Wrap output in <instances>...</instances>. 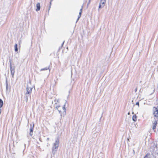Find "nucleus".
<instances>
[{"label":"nucleus","instance_id":"16","mask_svg":"<svg viewBox=\"0 0 158 158\" xmlns=\"http://www.w3.org/2000/svg\"><path fill=\"white\" fill-rule=\"evenodd\" d=\"M51 2L50 3V6H49V8L48 10H50V8L51 7Z\"/></svg>","mask_w":158,"mask_h":158},{"label":"nucleus","instance_id":"2","mask_svg":"<svg viewBox=\"0 0 158 158\" xmlns=\"http://www.w3.org/2000/svg\"><path fill=\"white\" fill-rule=\"evenodd\" d=\"M60 141L58 139H57L55 142L53 143L52 147V153L53 154H55L56 152V149H58Z\"/></svg>","mask_w":158,"mask_h":158},{"label":"nucleus","instance_id":"10","mask_svg":"<svg viewBox=\"0 0 158 158\" xmlns=\"http://www.w3.org/2000/svg\"><path fill=\"white\" fill-rule=\"evenodd\" d=\"M156 124L157 122L156 121L154 122V123H153V126L152 127V129L153 130H154L155 129L156 126Z\"/></svg>","mask_w":158,"mask_h":158},{"label":"nucleus","instance_id":"6","mask_svg":"<svg viewBox=\"0 0 158 158\" xmlns=\"http://www.w3.org/2000/svg\"><path fill=\"white\" fill-rule=\"evenodd\" d=\"M10 70L11 74L12 77H13L15 73V68L12 66L11 63L10 64Z\"/></svg>","mask_w":158,"mask_h":158},{"label":"nucleus","instance_id":"17","mask_svg":"<svg viewBox=\"0 0 158 158\" xmlns=\"http://www.w3.org/2000/svg\"><path fill=\"white\" fill-rule=\"evenodd\" d=\"M47 140H49V138H48L47 139Z\"/></svg>","mask_w":158,"mask_h":158},{"label":"nucleus","instance_id":"20","mask_svg":"<svg viewBox=\"0 0 158 158\" xmlns=\"http://www.w3.org/2000/svg\"><path fill=\"white\" fill-rule=\"evenodd\" d=\"M144 158H145V157Z\"/></svg>","mask_w":158,"mask_h":158},{"label":"nucleus","instance_id":"14","mask_svg":"<svg viewBox=\"0 0 158 158\" xmlns=\"http://www.w3.org/2000/svg\"><path fill=\"white\" fill-rule=\"evenodd\" d=\"M48 69H49L48 68H45L41 69L40 70L41 71H43V70H47Z\"/></svg>","mask_w":158,"mask_h":158},{"label":"nucleus","instance_id":"3","mask_svg":"<svg viewBox=\"0 0 158 158\" xmlns=\"http://www.w3.org/2000/svg\"><path fill=\"white\" fill-rule=\"evenodd\" d=\"M34 87L33 85H32L30 82H29L27 85L26 88L27 92L26 94H29L31 93L32 89Z\"/></svg>","mask_w":158,"mask_h":158},{"label":"nucleus","instance_id":"7","mask_svg":"<svg viewBox=\"0 0 158 158\" xmlns=\"http://www.w3.org/2000/svg\"><path fill=\"white\" fill-rule=\"evenodd\" d=\"M36 7L37 8L35 10L36 11H37L40 10V3H38L36 4Z\"/></svg>","mask_w":158,"mask_h":158},{"label":"nucleus","instance_id":"19","mask_svg":"<svg viewBox=\"0 0 158 158\" xmlns=\"http://www.w3.org/2000/svg\"><path fill=\"white\" fill-rule=\"evenodd\" d=\"M128 115L130 114V113H129H129H128Z\"/></svg>","mask_w":158,"mask_h":158},{"label":"nucleus","instance_id":"11","mask_svg":"<svg viewBox=\"0 0 158 158\" xmlns=\"http://www.w3.org/2000/svg\"><path fill=\"white\" fill-rule=\"evenodd\" d=\"M132 120L134 121H136L137 120V116L135 114L132 117Z\"/></svg>","mask_w":158,"mask_h":158},{"label":"nucleus","instance_id":"15","mask_svg":"<svg viewBox=\"0 0 158 158\" xmlns=\"http://www.w3.org/2000/svg\"><path fill=\"white\" fill-rule=\"evenodd\" d=\"M136 105H138V106H139V102H137L136 103Z\"/></svg>","mask_w":158,"mask_h":158},{"label":"nucleus","instance_id":"8","mask_svg":"<svg viewBox=\"0 0 158 158\" xmlns=\"http://www.w3.org/2000/svg\"><path fill=\"white\" fill-rule=\"evenodd\" d=\"M31 128H30V132L29 133V134L31 136H32V132L33 131V128L34 127V125H33V126H32L31 125Z\"/></svg>","mask_w":158,"mask_h":158},{"label":"nucleus","instance_id":"1","mask_svg":"<svg viewBox=\"0 0 158 158\" xmlns=\"http://www.w3.org/2000/svg\"><path fill=\"white\" fill-rule=\"evenodd\" d=\"M56 108L57 109L59 113L60 114L61 116H64L66 114V109L65 108V105H64L62 106H58Z\"/></svg>","mask_w":158,"mask_h":158},{"label":"nucleus","instance_id":"13","mask_svg":"<svg viewBox=\"0 0 158 158\" xmlns=\"http://www.w3.org/2000/svg\"><path fill=\"white\" fill-rule=\"evenodd\" d=\"M15 52H17L18 50L17 48V44H16L15 45Z\"/></svg>","mask_w":158,"mask_h":158},{"label":"nucleus","instance_id":"4","mask_svg":"<svg viewBox=\"0 0 158 158\" xmlns=\"http://www.w3.org/2000/svg\"><path fill=\"white\" fill-rule=\"evenodd\" d=\"M106 0H101L99 3V9L102 8L104 7L106 2Z\"/></svg>","mask_w":158,"mask_h":158},{"label":"nucleus","instance_id":"5","mask_svg":"<svg viewBox=\"0 0 158 158\" xmlns=\"http://www.w3.org/2000/svg\"><path fill=\"white\" fill-rule=\"evenodd\" d=\"M153 114L155 117H157L158 116V109L155 107H154L153 109Z\"/></svg>","mask_w":158,"mask_h":158},{"label":"nucleus","instance_id":"9","mask_svg":"<svg viewBox=\"0 0 158 158\" xmlns=\"http://www.w3.org/2000/svg\"><path fill=\"white\" fill-rule=\"evenodd\" d=\"M82 10V8L80 10V12H79V15L78 16V18L77 19V22L78 20L80 18V17L81 16V14Z\"/></svg>","mask_w":158,"mask_h":158},{"label":"nucleus","instance_id":"12","mask_svg":"<svg viewBox=\"0 0 158 158\" xmlns=\"http://www.w3.org/2000/svg\"><path fill=\"white\" fill-rule=\"evenodd\" d=\"M3 105V102L2 100L0 99V108H1Z\"/></svg>","mask_w":158,"mask_h":158},{"label":"nucleus","instance_id":"18","mask_svg":"<svg viewBox=\"0 0 158 158\" xmlns=\"http://www.w3.org/2000/svg\"><path fill=\"white\" fill-rule=\"evenodd\" d=\"M64 42H63V43H62V45H63V44H64Z\"/></svg>","mask_w":158,"mask_h":158}]
</instances>
